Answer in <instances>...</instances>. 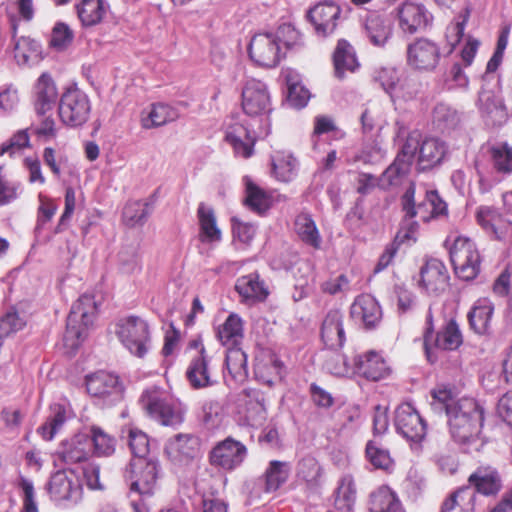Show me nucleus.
<instances>
[{
    "label": "nucleus",
    "mask_w": 512,
    "mask_h": 512,
    "mask_svg": "<svg viewBox=\"0 0 512 512\" xmlns=\"http://www.w3.org/2000/svg\"><path fill=\"white\" fill-rule=\"evenodd\" d=\"M17 487L21 490L22 497V509L20 512H39L33 482L24 476H20Z\"/></svg>",
    "instance_id": "obj_59"
},
{
    "label": "nucleus",
    "mask_w": 512,
    "mask_h": 512,
    "mask_svg": "<svg viewBox=\"0 0 512 512\" xmlns=\"http://www.w3.org/2000/svg\"><path fill=\"white\" fill-rule=\"evenodd\" d=\"M353 369L354 374L371 381H379L390 374V367L385 359L375 351H369L355 357Z\"/></svg>",
    "instance_id": "obj_25"
},
{
    "label": "nucleus",
    "mask_w": 512,
    "mask_h": 512,
    "mask_svg": "<svg viewBox=\"0 0 512 512\" xmlns=\"http://www.w3.org/2000/svg\"><path fill=\"white\" fill-rule=\"evenodd\" d=\"M351 317L361 322L366 329L375 328L382 319V311L377 300L369 295L358 296L350 309Z\"/></svg>",
    "instance_id": "obj_27"
},
{
    "label": "nucleus",
    "mask_w": 512,
    "mask_h": 512,
    "mask_svg": "<svg viewBox=\"0 0 512 512\" xmlns=\"http://www.w3.org/2000/svg\"><path fill=\"white\" fill-rule=\"evenodd\" d=\"M370 512H404L396 493L388 486H381L370 495Z\"/></svg>",
    "instance_id": "obj_39"
},
{
    "label": "nucleus",
    "mask_w": 512,
    "mask_h": 512,
    "mask_svg": "<svg viewBox=\"0 0 512 512\" xmlns=\"http://www.w3.org/2000/svg\"><path fill=\"white\" fill-rule=\"evenodd\" d=\"M152 212V206L146 201H129L123 208L122 219L125 225L135 227L143 225Z\"/></svg>",
    "instance_id": "obj_48"
},
{
    "label": "nucleus",
    "mask_w": 512,
    "mask_h": 512,
    "mask_svg": "<svg viewBox=\"0 0 512 512\" xmlns=\"http://www.w3.org/2000/svg\"><path fill=\"white\" fill-rule=\"evenodd\" d=\"M462 334L457 323L450 319L436 336L433 334V316L429 309L426 316V328L424 333V349L429 362L437 360L436 351L456 350L462 344Z\"/></svg>",
    "instance_id": "obj_9"
},
{
    "label": "nucleus",
    "mask_w": 512,
    "mask_h": 512,
    "mask_svg": "<svg viewBox=\"0 0 512 512\" xmlns=\"http://www.w3.org/2000/svg\"><path fill=\"white\" fill-rule=\"evenodd\" d=\"M40 45L33 39L21 37L15 42L14 57L19 65H30L38 61Z\"/></svg>",
    "instance_id": "obj_50"
},
{
    "label": "nucleus",
    "mask_w": 512,
    "mask_h": 512,
    "mask_svg": "<svg viewBox=\"0 0 512 512\" xmlns=\"http://www.w3.org/2000/svg\"><path fill=\"white\" fill-rule=\"evenodd\" d=\"M161 477V466L155 458L132 459L125 478L129 483V497L134 512H149L144 502L154 495Z\"/></svg>",
    "instance_id": "obj_3"
},
{
    "label": "nucleus",
    "mask_w": 512,
    "mask_h": 512,
    "mask_svg": "<svg viewBox=\"0 0 512 512\" xmlns=\"http://www.w3.org/2000/svg\"><path fill=\"white\" fill-rule=\"evenodd\" d=\"M341 9L333 2H323L315 5L308 12V19L312 23L318 36L326 37L334 32Z\"/></svg>",
    "instance_id": "obj_24"
},
{
    "label": "nucleus",
    "mask_w": 512,
    "mask_h": 512,
    "mask_svg": "<svg viewBox=\"0 0 512 512\" xmlns=\"http://www.w3.org/2000/svg\"><path fill=\"white\" fill-rule=\"evenodd\" d=\"M242 108L245 114L260 117L263 125L270 123L271 97L264 82L257 79L246 80L242 89Z\"/></svg>",
    "instance_id": "obj_12"
},
{
    "label": "nucleus",
    "mask_w": 512,
    "mask_h": 512,
    "mask_svg": "<svg viewBox=\"0 0 512 512\" xmlns=\"http://www.w3.org/2000/svg\"><path fill=\"white\" fill-rule=\"evenodd\" d=\"M448 152L446 143L438 138H426L421 142L417 160L418 169L425 171L442 163Z\"/></svg>",
    "instance_id": "obj_32"
},
{
    "label": "nucleus",
    "mask_w": 512,
    "mask_h": 512,
    "mask_svg": "<svg viewBox=\"0 0 512 512\" xmlns=\"http://www.w3.org/2000/svg\"><path fill=\"white\" fill-rule=\"evenodd\" d=\"M374 80L380 84L384 91L392 99L403 98L405 100L413 98V94L405 95L402 92V86H398L397 72L393 68H381L375 72Z\"/></svg>",
    "instance_id": "obj_47"
},
{
    "label": "nucleus",
    "mask_w": 512,
    "mask_h": 512,
    "mask_svg": "<svg viewBox=\"0 0 512 512\" xmlns=\"http://www.w3.org/2000/svg\"><path fill=\"white\" fill-rule=\"evenodd\" d=\"M246 457V446L232 437L218 442L209 453L210 464L224 471L235 470L242 465Z\"/></svg>",
    "instance_id": "obj_16"
},
{
    "label": "nucleus",
    "mask_w": 512,
    "mask_h": 512,
    "mask_svg": "<svg viewBox=\"0 0 512 512\" xmlns=\"http://www.w3.org/2000/svg\"><path fill=\"white\" fill-rule=\"evenodd\" d=\"M115 333L122 345L134 356L143 358L150 348L148 323L134 315L121 318L116 323Z\"/></svg>",
    "instance_id": "obj_7"
},
{
    "label": "nucleus",
    "mask_w": 512,
    "mask_h": 512,
    "mask_svg": "<svg viewBox=\"0 0 512 512\" xmlns=\"http://www.w3.org/2000/svg\"><path fill=\"white\" fill-rule=\"evenodd\" d=\"M394 425L397 433L413 444H420L427 433L425 420L409 402H404L396 408Z\"/></svg>",
    "instance_id": "obj_14"
},
{
    "label": "nucleus",
    "mask_w": 512,
    "mask_h": 512,
    "mask_svg": "<svg viewBox=\"0 0 512 512\" xmlns=\"http://www.w3.org/2000/svg\"><path fill=\"white\" fill-rule=\"evenodd\" d=\"M475 496L471 487H462L444 501L441 512H474Z\"/></svg>",
    "instance_id": "obj_46"
},
{
    "label": "nucleus",
    "mask_w": 512,
    "mask_h": 512,
    "mask_svg": "<svg viewBox=\"0 0 512 512\" xmlns=\"http://www.w3.org/2000/svg\"><path fill=\"white\" fill-rule=\"evenodd\" d=\"M109 9L106 0H81L76 5L77 15L83 26L89 27L100 23Z\"/></svg>",
    "instance_id": "obj_37"
},
{
    "label": "nucleus",
    "mask_w": 512,
    "mask_h": 512,
    "mask_svg": "<svg viewBox=\"0 0 512 512\" xmlns=\"http://www.w3.org/2000/svg\"><path fill=\"white\" fill-rule=\"evenodd\" d=\"M283 377V363L277 358L271 359L267 363H259L255 366L256 380L269 387L273 386Z\"/></svg>",
    "instance_id": "obj_51"
},
{
    "label": "nucleus",
    "mask_w": 512,
    "mask_h": 512,
    "mask_svg": "<svg viewBox=\"0 0 512 512\" xmlns=\"http://www.w3.org/2000/svg\"><path fill=\"white\" fill-rule=\"evenodd\" d=\"M406 59L413 70L433 71L441 59L440 47L428 38H417L407 46Z\"/></svg>",
    "instance_id": "obj_15"
},
{
    "label": "nucleus",
    "mask_w": 512,
    "mask_h": 512,
    "mask_svg": "<svg viewBox=\"0 0 512 512\" xmlns=\"http://www.w3.org/2000/svg\"><path fill=\"white\" fill-rule=\"evenodd\" d=\"M448 425L452 438L467 449L478 450L483 442L480 439L484 421V409L474 399L464 397L448 406Z\"/></svg>",
    "instance_id": "obj_1"
},
{
    "label": "nucleus",
    "mask_w": 512,
    "mask_h": 512,
    "mask_svg": "<svg viewBox=\"0 0 512 512\" xmlns=\"http://www.w3.org/2000/svg\"><path fill=\"white\" fill-rule=\"evenodd\" d=\"M239 412L250 426H260L267 419L266 398L262 391L245 388L238 398Z\"/></svg>",
    "instance_id": "obj_21"
},
{
    "label": "nucleus",
    "mask_w": 512,
    "mask_h": 512,
    "mask_svg": "<svg viewBox=\"0 0 512 512\" xmlns=\"http://www.w3.org/2000/svg\"><path fill=\"white\" fill-rule=\"evenodd\" d=\"M39 199V207L37 212V224L35 227V232L39 234L43 229V226L49 222L57 211V205L54 201L40 193L38 195Z\"/></svg>",
    "instance_id": "obj_62"
},
{
    "label": "nucleus",
    "mask_w": 512,
    "mask_h": 512,
    "mask_svg": "<svg viewBox=\"0 0 512 512\" xmlns=\"http://www.w3.org/2000/svg\"><path fill=\"white\" fill-rule=\"evenodd\" d=\"M59 98L55 82L47 73H43L35 85V111L38 116H44L54 109Z\"/></svg>",
    "instance_id": "obj_29"
},
{
    "label": "nucleus",
    "mask_w": 512,
    "mask_h": 512,
    "mask_svg": "<svg viewBox=\"0 0 512 512\" xmlns=\"http://www.w3.org/2000/svg\"><path fill=\"white\" fill-rule=\"evenodd\" d=\"M34 14L33 0H10V4L7 7V15L10 19L14 36L17 32V22L20 20L30 22L33 20Z\"/></svg>",
    "instance_id": "obj_49"
},
{
    "label": "nucleus",
    "mask_w": 512,
    "mask_h": 512,
    "mask_svg": "<svg viewBox=\"0 0 512 512\" xmlns=\"http://www.w3.org/2000/svg\"><path fill=\"white\" fill-rule=\"evenodd\" d=\"M459 121L455 109L445 103H439L433 110V122L441 130L454 127Z\"/></svg>",
    "instance_id": "obj_57"
},
{
    "label": "nucleus",
    "mask_w": 512,
    "mask_h": 512,
    "mask_svg": "<svg viewBox=\"0 0 512 512\" xmlns=\"http://www.w3.org/2000/svg\"><path fill=\"white\" fill-rule=\"evenodd\" d=\"M222 405L218 400H205L201 406L200 418L208 428L216 427L221 420Z\"/></svg>",
    "instance_id": "obj_63"
},
{
    "label": "nucleus",
    "mask_w": 512,
    "mask_h": 512,
    "mask_svg": "<svg viewBox=\"0 0 512 512\" xmlns=\"http://www.w3.org/2000/svg\"><path fill=\"white\" fill-rule=\"evenodd\" d=\"M96 314L97 304L92 295L84 294L72 305L64 334V344L67 348L75 350L81 345Z\"/></svg>",
    "instance_id": "obj_5"
},
{
    "label": "nucleus",
    "mask_w": 512,
    "mask_h": 512,
    "mask_svg": "<svg viewBox=\"0 0 512 512\" xmlns=\"http://www.w3.org/2000/svg\"><path fill=\"white\" fill-rule=\"evenodd\" d=\"M366 457L377 469L388 470L393 466V460L388 450L380 447L376 442L369 441L366 445Z\"/></svg>",
    "instance_id": "obj_56"
},
{
    "label": "nucleus",
    "mask_w": 512,
    "mask_h": 512,
    "mask_svg": "<svg viewBox=\"0 0 512 512\" xmlns=\"http://www.w3.org/2000/svg\"><path fill=\"white\" fill-rule=\"evenodd\" d=\"M200 226V240L213 243L221 240V231L217 226L216 217L211 207L201 203L197 210Z\"/></svg>",
    "instance_id": "obj_42"
},
{
    "label": "nucleus",
    "mask_w": 512,
    "mask_h": 512,
    "mask_svg": "<svg viewBox=\"0 0 512 512\" xmlns=\"http://www.w3.org/2000/svg\"><path fill=\"white\" fill-rule=\"evenodd\" d=\"M397 18L400 29L409 34L426 28L432 20L431 14L424 5L413 2H405L399 6Z\"/></svg>",
    "instance_id": "obj_23"
},
{
    "label": "nucleus",
    "mask_w": 512,
    "mask_h": 512,
    "mask_svg": "<svg viewBox=\"0 0 512 512\" xmlns=\"http://www.w3.org/2000/svg\"><path fill=\"white\" fill-rule=\"evenodd\" d=\"M225 365L235 382H243L248 376L247 355L240 346L226 347Z\"/></svg>",
    "instance_id": "obj_43"
},
{
    "label": "nucleus",
    "mask_w": 512,
    "mask_h": 512,
    "mask_svg": "<svg viewBox=\"0 0 512 512\" xmlns=\"http://www.w3.org/2000/svg\"><path fill=\"white\" fill-rule=\"evenodd\" d=\"M393 20L385 11H370L363 22V33L373 46L384 48L393 35Z\"/></svg>",
    "instance_id": "obj_19"
},
{
    "label": "nucleus",
    "mask_w": 512,
    "mask_h": 512,
    "mask_svg": "<svg viewBox=\"0 0 512 512\" xmlns=\"http://www.w3.org/2000/svg\"><path fill=\"white\" fill-rule=\"evenodd\" d=\"M321 474L322 469L316 458L306 456L299 461L297 476L299 479L305 481L310 488H315L319 485Z\"/></svg>",
    "instance_id": "obj_53"
},
{
    "label": "nucleus",
    "mask_w": 512,
    "mask_h": 512,
    "mask_svg": "<svg viewBox=\"0 0 512 512\" xmlns=\"http://www.w3.org/2000/svg\"><path fill=\"white\" fill-rule=\"evenodd\" d=\"M128 444L134 456L133 459L146 458L149 452L148 436L137 428H131L128 435Z\"/></svg>",
    "instance_id": "obj_61"
},
{
    "label": "nucleus",
    "mask_w": 512,
    "mask_h": 512,
    "mask_svg": "<svg viewBox=\"0 0 512 512\" xmlns=\"http://www.w3.org/2000/svg\"><path fill=\"white\" fill-rule=\"evenodd\" d=\"M464 65L455 62L447 72L445 83L449 90L467 91L469 88V78L464 72Z\"/></svg>",
    "instance_id": "obj_60"
},
{
    "label": "nucleus",
    "mask_w": 512,
    "mask_h": 512,
    "mask_svg": "<svg viewBox=\"0 0 512 512\" xmlns=\"http://www.w3.org/2000/svg\"><path fill=\"white\" fill-rule=\"evenodd\" d=\"M210 362L211 358L201 344L198 353L191 358L186 370V378L193 389L208 388L217 382L213 378Z\"/></svg>",
    "instance_id": "obj_22"
},
{
    "label": "nucleus",
    "mask_w": 512,
    "mask_h": 512,
    "mask_svg": "<svg viewBox=\"0 0 512 512\" xmlns=\"http://www.w3.org/2000/svg\"><path fill=\"white\" fill-rule=\"evenodd\" d=\"M91 113L88 95L78 87H68L60 96L58 115L61 122L68 127H80L85 124Z\"/></svg>",
    "instance_id": "obj_10"
},
{
    "label": "nucleus",
    "mask_w": 512,
    "mask_h": 512,
    "mask_svg": "<svg viewBox=\"0 0 512 512\" xmlns=\"http://www.w3.org/2000/svg\"><path fill=\"white\" fill-rule=\"evenodd\" d=\"M477 106L487 125L501 126L507 121L508 114L499 86L486 89L483 85L478 95Z\"/></svg>",
    "instance_id": "obj_18"
},
{
    "label": "nucleus",
    "mask_w": 512,
    "mask_h": 512,
    "mask_svg": "<svg viewBox=\"0 0 512 512\" xmlns=\"http://www.w3.org/2000/svg\"><path fill=\"white\" fill-rule=\"evenodd\" d=\"M248 53L256 65L265 68L276 67L282 57L278 37L273 33L255 34L250 40Z\"/></svg>",
    "instance_id": "obj_17"
},
{
    "label": "nucleus",
    "mask_w": 512,
    "mask_h": 512,
    "mask_svg": "<svg viewBox=\"0 0 512 512\" xmlns=\"http://www.w3.org/2000/svg\"><path fill=\"white\" fill-rule=\"evenodd\" d=\"M335 75L343 78L346 72H354L359 63L352 45L346 40H339L333 54Z\"/></svg>",
    "instance_id": "obj_35"
},
{
    "label": "nucleus",
    "mask_w": 512,
    "mask_h": 512,
    "mask_svg": "<svg viewBox=\"0 0 512 512\" xmlns=\"http://www.w3.org/2000/svg\"><path fill=\"white\" fill-rule=\"evenodd\" d=\"M291 465L285 461L272 460L269 462L264 475V491L267 493L278 490L289 478Z\"/></svg>",
    "instance_id": "obj_40"
},
{
    "label": "nucleus",
    "mask_w": 512,
    "mask_h": 512,
    "mask_svg": "<svg viewBox=\"0 0 512 512\" xmlns=\"http://www.w3.org/2000/svg\"><path fill=\"white\" fill-rule=\"evenodd\" d=\"M343 314L333 309L326 314L321 326V338L326 347L337 349L345 343V330L343 326Z\"/></svg>",
    "instance_id": "obj_30"
},
{
    "label": "nucleus",
    "mask_w": 512,
    "mask_h": 512,
    "mask_svg": "<svg viewBox=\"0 0 512 512\" xmlns=\"http://www.w3.org/2000/svg\"><path fill=\"white\" fill-rule=\"evenodd\" d=\"M271 196L250 180L246 181V205L257 213H263L271 205Z\"/></svg>",
    "instance_id": "obj_52"
},
{
    "label": "nucleus",
    "mask_w": 512,
    "mask_h": 512,
    "mask_svg": "<svg viewBox=\"0 0 512 512\" xmlns=\"http://www.w3.org/2000/svg\"><path fill=\"white\" fill-rule=\"evenodd\" d=\"M421 284L429 294L443 293L449 284V274L444 263L430 259L421 269Z\"/></svg>",
    "instance_id": "obj_28"
},
{
    "label": "nucleus",
    "mask_w": 512,
    "mask_h": 512,
    "mask_svg": "<svg viewBox=\"0 0 512 512\" xmlns=\"http://www.w3.org/2000/svg\"><path fill=\"white\" fill-rule=\"evenodd\" d=\"M468 482L485 496L496 495L502 488V480L496 468L492 466L478 467L468 478Z\"/></svg>",
    "instance_id": "obj_31"
},
{
    "label": "nucleus",
    "mask_w": 512,
    "mask_h": 512,
    "mask_svg": "<svg viewBox=\"0 0 512 512\" xmlns=\"http://www.w3.org/2000/svg\"><path fill=\"white\" fill-rule=\"evenodd\" d=\"M119 269L125 274H134L141 270V259L137 244L126 245L118 253Z\"/></svg>",
    "instance_id": "obj_54"
},
{
    "label": "nucleus",
    "mask_w": 512,
    "mask_h": 512,
    "mask_svg": "<svg viewBox=\"0 0 512 512\" xmlns=\"http://www.w3.org/2000/svg\"><path fill=\"white\" fill-rule=\"evenodd\" d=\"M86 388L91 396L103 398L108 404L120 401L123 395V386L118 376L106 371L87 376Z\"/></svg>",
    "instance_id": "obj_20"
},
{
    "label": "nucleus",
    "mask_w": 512,
    "mask_h": 512,
    "mask_svg": "<svg viewBox=\"0 0 512 512\" xmlns=\"http://www.w3.org/2000/svg\"><path fill=\"white\" fill-rule=\"evenodd\" d=\"M90 452V439L88 435H75L63 445L60 452L62 460L67 464L79 463L87 459Z\"/></svg>",
    "instance_id": "obj_41"
},
{
    "label": "nucleus",
    "mask_w": 512,
    "mask_h": 512,
    "mask_svg": "<svg viewBox=\"0 0 512 512\" xmlns=\"http://www.w3.org/2000/svg\"><path fill=\"white\" fill-rule=\"evenodd\" d=\"M276 178L283 182H289L296 174V160L291 157H282L272 163Z\"/></svg>",
    "instance_id": "obj_64"
},
{
    "label": "nucleus",
    "mask_w": 512,
    "mask_h": 512,
    "mask_svg": "<svg viewBox=\"0 0 512 512\" xmlns=\"http://www.w3.org/2000/svg\"><path fill=\"white\" fill-rule=\"evenodd\" d=\"M493 311V303L488 298L478 299L468 313L471 328L478 334L486 333L490 327Z\"/></svg>",
    "instance_id": "obj_36"
},
{
    "label": "nucleus",
    "mask_w": 512,
    "mask_h": 512,
    "mask_svg": "<svg viewBox=\"0 0 512 512\" xmlns=\"http://www.w3.org/2000/svg\"><path fill=\"white\" fill-rule=\"evenodd\" d=\"M179 117L176 108L165 103L152 104L146 116L142 117V126L145 129L159 127L172 122Z\"/></svg>",
    "instance_id": "obj_44"
},
{
    "label": "nucleus",
    "mask_w": 512,
    "mask_h": 512,
    "mask_svg": "<svg viewBox=\"0 0 512 512\" xmlns=\"http://www.w3.org/2000/svg\"><path fill=\"white\" fill-rule=\"evenodd\" d=\"M356 502V487L351 475H344L335 492L334 505L340 512H352Z\"/></svg>",
    "instance_id": "obj_45"
},
{
    "label": "nucleus",
    "mask_w": 512,
    "mask_h": 512,
    "mask_svg": "<svg viewBox=\"0 0 512 512\" xmlns=\"http://www.w3.org/2000/svg\"><path fill=\"white\" fill-rule=\"evenodd\" d=\"M270 133V123L261 125L259 129L251 130L249 124L232 117L226 128V140L233 147L237 156L249 158L253 154L255 142L258 138H264Z\"/></svg>",
    "instance_id": "obj_11"
},
{
    "label": "nucleus",
    "mask_w": 512,
    "mask_h": 512,
    "mask_svg": "<svg viewBox=\"0 0 512 512\" xmlns=\"http://www.w3.org/2000/svg\"><path fill=\"white\" fill-rule=\"evenodd\" d=\"M294 229L299 239L314 249H319L322 237L312 216L308 213H301L296 216Z\"/></svg>",
    "instance_id": "obj_38"
},
{
    "label": "nucleus",
    "mask_w": 512,
    "mask_h": 512,
    "mask_svg": "<svg viewBox=\"0 0 512 512\" xmlns=\"http://www.w3.org/2000/svg\"><path fill=\"white\" fill-rule=\"evenodd\" d=\"M235 289L241 296L242 301L249 304L264 301L269 294L258 273H250L239 277Z\"/></svg>",
    "instance_id": "obj_33"
},
{
    "label": "nucleus",
    "mask_w": 512,
    "mask_h": 512,
    "mask_svg": "<svg viewBox=\"0 0 512 512\" xmlns=\"http://www.w3.org/2000/svg\"><path fill=\"white\" fill-rule=\"evenodd\" d=\"M200 443L191 434H178L170 439L165 446V453L175 463H187L198 457Z\"/></svg>",
    "instance_id": "obj_26"
},
{
    "label": "nucleus",
    "mask_w": 512,
    "mask_h": 512,
    "mask_svg": "<svg viewBox=\"0 0 512 512\" xmlns=\"http://www.w3.org/2000/svg\"><path fill=\"white\" fill-rule=\"evenodd\" d=\"M66 410L61 405H54L52 407V415L47 419V421L41 425L38 429V432L45 440H52L58 430L63 426L66 422Z\"/></svg>",
    "instance_id": "obj_55"
},
{
    "label": "nucleus",
    "mask_w": 512,
    "mask_h": 512,
    "mask_svg": "<svg viewBox=\"0 0 512 512\" xmlns=\"http://www.w3.org/2000/svg\"><path fill=\"white\" fill-rule=\"evenodd\" d=\"M446 244H449L450 260L457 276L473 280L480 271V255L474 242L464 236H449Z\"/></svg>",
    "instance_id": "obj_6"
},
{
    "label": "nucleus",
    "mask_w": 512,
    "mask_h": 512,
    "mask_svg": "<svg viewBox=\"0 0 512 512\" xmlns=\"http://www.w3.org/2000/svg\"><path fill=\"white\" fill-rule=\"evenodd\" d=\"M47 490L51 500L58 505H73L82 497L80 479L70 469L55 472L47 484Z\"/></svg>",
    "instance_id": "obj_13"
},
{
    "label": "nucleus",
    "mask_w": 512,
    "mask_h": 512,
    "mask_svg": "<svg viewBox=\"0 0 512 512\" xmlns=\"http://www.w3.org/2000/svg\"><path fill=\"white\" fill-rule=\"evenodd\" d=\"M401 205L405 212L402 229L407 228L403 236L406 239L415 240L414 234L418 228L414 221L416 216L423 222H428L432 218L447 214V205L436 190H429L424 185L417 187L414 183H410L402 195Z\"/></svg>",
    "instance_id": "obj_2"
},
{
    "label": "nucleus",
    "mask_w": 512,
    "mask_h": 512,
    "mask_svg": "<svg viewBox=\"0 0 512 512\" xmlns=\"http://www.w3.org/2000/svg\"><path fill=\"white\" fill-rule=\"evenodd\" d=\"M91 441L97 456H110L115 451V440L99 427L91 428Z\"/></svg>",
    "instance_id": "obj_58"
},
{
    "label": "nucleus",
    "mask_w": 512,
    "mask_h": 512,
    "mask_svg": "<svg viewBox=\"0 0 512 512\" xmlns=\"http://www.w3.org/2000/svg\"><path fill=\"white\" fill-rule=\"evenodd\" d=\"M138 404L147 417L160 425L177 427L184 422L185 405L169 390L158 385L145 388Z\"/></svg>",
    "instance_id": "obj_4"
},
{
    "label": "nucleus",
    "mask_w": 512,
    "mask_h": 512,
    "mask_svg": "<svg viewBox=\"0 0 512 512\" xmlns=\"http://www.w3.org/2000/svg\"><path fill=\"white\" fill-rule=\"evenodd\" d=\"M493 166L477 159L475 168L479 177V190L482 194L489 192L493 186L501 182L500 174L512 173V148L503 144L492 148L491 151Z\"/></svg>",
    "instance_id": "obj_8"
},
{
    "label": "nucleus",
    "mask_w": 512,
    "mask_h": 512,
    "mask_svg": "<svg viewBox=\"0 0 512 512\" xmlns=\"http://www.w3.org/2000/svg\"><path fill=\"white\" fill-rule=\"evenodd\" d=\"M217 337L225 347L240 346L244 338L242 318L236 313H230L218 327Z\"/></svg>",
    "instance_id": "obj_34"
}]
</instances>
